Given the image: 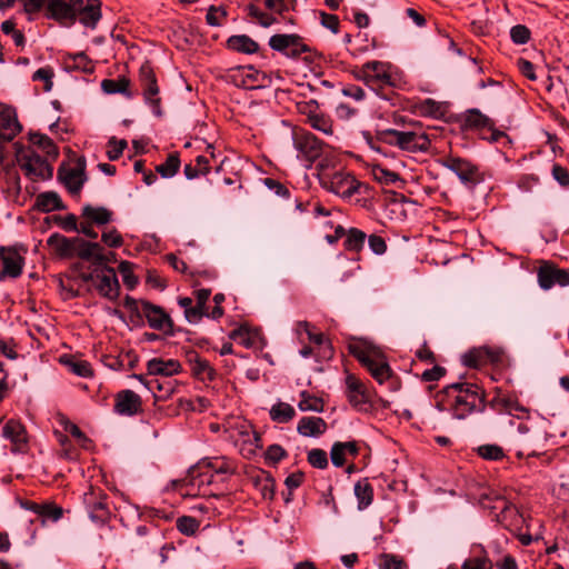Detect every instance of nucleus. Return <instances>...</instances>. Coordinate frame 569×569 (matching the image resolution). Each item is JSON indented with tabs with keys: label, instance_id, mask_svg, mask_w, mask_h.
<instances>
[{
	"label": "nucleus",
	"instance_id": "nucleus-1",
	"mask_svg": "<svg viewBox=\"0 0 569 569\" xmlns=\"http://www.w3.org/2000/svg\"><path fill=\"white\" fill-rule=\"evenodd\" d=\"M392 126L377 123V140L399 148L406 152H425L430 147V140L423 132L421 124L402 114L399 110L391 113Z\"/></svg>",
	"mask_w": 569,
	"mask_h": 569
},
{
	"label": "nucleus",
	"instance_id": "nucleus-2",
	"mask_svg": "<svg viewBox=\"0 0 569 569\" xmlns=\"http://www.w3.org/2000/svg\"><path fill=\"white\" fill-rule=\"evenodd\" d=\"M436 407L440 411L451 412L457 419H465L471 412L483 408V395L477 385L451 383L437 395Z\"/></svg>",
	"mask_w": 569,
	"mask_h": 569
},
{
	"label": "nucleus",
	"instance_id": "nucleus-3",
	"mask_svg": "<svg viewBox=\"0 0 569 569\" xmlns=\"http://www.w3.org/2000/svg\"><path fill=\"white\" fill-rule=\"evenodd\" d=\"M23 11L34 14L44 10L47 19L54 20L61 27L70 28L76 23V9L81 0H20Z\"/></svg>",
	"mask_w": 569,
	"mask_h": 569
},
{
	"label": "nucleus",
	"instance_id": "nucleus-4",
	"mask_svg": "<svg viewBox=\"0 0 569 569\" xmlns=\"http://www.w3.org/2000/svg\"><path fill=\"white\" fill-rule=\"evenodd\" d=\"M269 47L284 57L297 60L301 59L307 66L317 62L320 54L303 41L297 33H277L270 37Z\"/></svg>",
	"mask_w": 569,
	"mask_h": 569
},
{
	"label": "nucleus",
	"instance_id": "nucleus-5",
	"mask_svg": "<svg viewBox=\"0 0 569 569\" xmlns=\"http://www.w3.org/2000/svg\"><path fill=\"white\" fill-rule=\"evenodd\" d=\"M358 77L365 81L369 89L385 100H391L393 80L391 64L383 61H368L359 70Z\"/></svg>",
	"mask_w": 569,
	"mask_h": 569
},
{
	"label": "nucleus",
	"instance_id": "nucleus-6",
	"mask_svg": "<svg viewBox=\"0 0 569 569\" xmlns=\"http://www.w3.org/2000/svg\"><path fill=\"white\" fill-rule=\"evenodd\" d=\"M349 351L365 366L380 385L391 376V369L385 357L376 348L357 341L349 345Z\"/></svg>",
	"mask_w": 569,
	"mask_h": 569
},
{
	"label": "nucleus",
	"instance_id": "nucleus-7",
	"mask_svg": "<svg viewBox=\"0 0 569 569\" xmlns=\"http://www.w3.org/2000/svg\"><path fill=\"white\" fill-rule=\"evenodd\" d=\"M16 160L26 176L31 180H46L51 178L52 169L48 161L31 149L24 148L20 142L13 143Z\"/></svg>",
	"mask_w": 569,
	"mask_h": 569
},
{
	"label": "nucleus",
	"instance_id": "nucleus-8",
	"mask_svg": "<svg viewBox=\"0 0 569 569\" xmlns=\"http://www.w3.org/2000/svg\"><path fill=\"white\" fill-rule=\"evenodd\" d=\"M228 472L229 468L226 462L217 458H206L189 470L190 485L201 490L203 487L211 485L216 476Z\"/></svg>",
	"mask_w": 569,
	"mask_h": 569
},
{
	"label": "nucleus",
	"instance_id": "nucleus-9",
	"mask_svg": "<svg viewBox=\"0 0 569 569\" xmlns=\"http://www.w3.org/2000/svg\"><path fill=\"white\" fill-rule=\"evenodd\" d=\"M83 280L90 282L101 296L108 299H116L119 295L117 273L111 267L101 264L83 276Z\"/></svg>",
	"mask_w": 569,
	"mask_h": 569
},
{
	"label": "nucleus",
	"instance_id": "nucleus-10",
	"mask_svg": "<svg viewBox=\"0 0 569 569\" xmlns=\"http://www.w3.org/2000/svg\"><path fill=\"white\" fill-rule=\"evenodd\" d=\"M320 182L325 189L342 198H350L359 186L353 176L343 171L326 173L320 178Z\"/></svg>",
	"mask_w": 569,
	"mask_h": 569
},
{
	"label": "nucleus",
	"instance_id": "nucleus-11",
	"mask_svg": "<svg viewBox=\"0 0 569 569\" xmlns=\"http://www.w3.org/2000/svg\"><path fill=\"white\" fill-rule=\"evenodd\" d=\"M459 122L462 130L491 131L490 140L495 142L507 137L502 131L493 129V121L481 113L479 109H467L459 116Z\"/></svg>",
	"mask_w": 569,
	"mask_h": 569
},
{
	"label": "nucleus",
	"instance_id": "nucleus-12",
	"mask_svg": "<svg viewBox=\"0 0 569 569\" xmlns=\"http://www.w3.org/2000/svg\"><path fill=\"white\" fill-rule=\"evenodd\" d=\"M293 147L298 152V158L312 162L322 153V143L310 132H295Z\"/></svg>",
	"mask_w": 569,
	"mask_h": 569
},
{
	"label": "nucleus",
	"instance_id": "nucleus-13",
	"mask_svg": "<svg viewBox=\"0 0 569 569\" xmlns=\"http://www.w3.org/2000/svg\"><path fill=\"white\" fill-rule=\"evenodd\" d=\"M518 437L516 439V445L519 448L518 456H536V450L533 447L540 443L543 440V436L533 430L532 426L529 422H520L518 428Z\"/></svg>",
	"mask_w": 569,
	"mask_h": 569
},
{
	"label": "nucleus",
	"instance_id": "nucleus-14",
	"mask_svg": "<svg viewBox=\"0 0 569 569\" xmlns=\"http://www.w3.org/2000/svg\"><path fill=\"white\" fill-rule=\"evenodd\" d=\"M502 350L499 348L491 347H478L473 348L466 355H463V363L471 368H479L488 363H498L501 361Z\"/></svg>",
	"mask_w": 569,
	"mask_h": 569
},
{
	"label": "nucleus",
	"instance_id": "nucleus-15",
	"mask_svg": "<svg viewBox=\"0 0 569 569\" xmlns=\"http://www.w3.org/2000/svg\"><path fill=\"white\" fill-rule=\"evenodd\" d=\"M139 81L147 103L158 106L161 101L154 71L149 62L143 63L139 70Z\"/></svg>",
	"mask_w": 569,
	"mask_h": 569
},
{
	"label": "nucleus",
	"instance_id": "nucleus-16",
	"mask_svg": "<svg viewBox=\"0 0 569 569\" xmlns=\"http://www.w3.org/2000/svg\"><path fill=\"white\" fill-rule=\"evenodd\" d=\"M537 278L540 288L543 290H549L555 284H559L561 287L569 286V271L558 269L549 263H543L539 267Z\"/></svg>",
	"mask_w": 569,
	"mask_h": 569
},
{
	"label": "nucleus",
	"instance_id": "nucleus-17",
	"mask_svg": "<svg viewBox=\"0 0 569 569\" xmlns=\"http://www.w3.org/2000/svg\"><path fill=\"white\" fill-rule=\"evenodd\" d=\"M104 493L102 491L90 489L83 495V503L88 510L89 517L92 521L103 522L108 519L110 511L104 501Z\"/></svg>",
	"mask_w": 569,
	"mask_h": 569
},
{
	"label": "nucleus",
	"instance_id": "nucleus-18",
	"mask_svg": "<svg viewBox=\"0 0 569 569\" xmlns=\"http://www.w3.org/2000/svg\"><path fill=\"white\" fill-rule=\"evenodd\" d=\"M0 280L7 277L14 279L21 274L24 260L17 250L0 247Z\"/></svg>",
	"mask_w": 569,
	"mask_h": 569
},
{
	"label": "nucleus",
	"instance_id": "nucleus-19",
	"mask_svg": "<svg viewBox=\"0 0 569 569\" xmlns=\"http://www.w3.org/2000/svg\"><path fill=\"white\" fill-rule=\"evenodd\" d=\"M443 167L455 172L462 183H476L479 181V170L470 161L457 157H450L443 161Z\"/></svg>",
	"mask_w": 569,
	"mask_h": 569
},
{
	"label": "nucleus",
	"instance_id": "nucleus-20",
	"mask_svg": "<svg viewBox=\"0 0 569 569\" xmlns=\"http://www.w3.org/2000/svg\"><path fill=\"white\" fill-rule=\"evenodd\" d=\"M59 178L72 196L79 197L82 186L87 180L84 164L78 162L73 167L61 168L59 170Z\"/></svg>",
	"mask_w": 569,
	"mask_h": 569
},
{
	"label": "nucleus",
	"instance_id": "nucleus-21",
	"mask_svg": "<svg viewBox=\"0 0 569 569\" xmlns=\"http://www.w3.org/2000/svg\"><path fill=\"white\" fill-rule=\"evenodd\" d=\"M346 388L350 405L359 410L366 409V406L370 402V393L365 383L356 376L348 375Z\"/></svg>",
	"mask_w": 569,
	"mask_h": 569
},
{
	"label": "nucleus",
	"instance_id": "nucleus-22",
	"mask_svg": "<svg viewBox=\"0 0 569 569\" xmlns=\"http://www.w3.org/2000/svg\"><path fill=\"white\" fill-rule=\"evenodd\" d=\"M101 19V2L99 0H81L76 9V21L89 29H94Z\"/></svg>",
	"mask_w": 569,
	"mask_h": 569
},
{
	"label": "nucleus",
	"instance_id": "nucleus-23",
	"mask_svg": "<svg viewBox=\"0 0 569 569\" xmlns=\"http://www.w3.org/2000/svg\"><path fill=\"white\" fill-rule=\"evenodd\" d=\"M141 313L147 318L150 328L162 331L172 329L170 317L160 307L143 301L141 303Z\"/></svg>",
	"mask_w": 569,
	"mask_h": 569
},
{
	"label": "nucleus",
	"instance_id": "nucleus-24",
	"mask_svg": "<svg viewBox=\"0 0 569 569\" xmlns=\"http://www.w3.org/2000/svg\"><path fill=\"white\" fill-rule=\"evenodd\" d=\"M142 409L141 397L132 390H122L116 397L114 410L121 416H134Z\"/></svg>",
	"mask_w": 569,
	"mask_h": 569
},
{
	"label": "nucleus",
	"instance_id": "nucleus-25",
	"mask_svg": "<svg viewBox=\"0 0 569 569\" xmlns=\"http://www.w3.org/2000/svg\"><path fill=\"white\" fill-rule=\"evenodd\" d=\"M22 130L14 109H2L0 111V139L12 141Z\"/></svg>",
	"mask_w": 569,
	"mask_h": 569
},
{
	"label": "nucleus",
	"instance_id": "nucleus-26",
	"mask_svg": "<svg viewBox=\"0 0 569 569\" xmlns=\"http://www.w3.org/2000/svg\"><path fill=\"white\" fill-rule=\"evenodd\" d=\"M192 376L203 382L213 381L217 377L216 370L208 360L201 358L197 352L192 351L187 355Z\"/></svg>",
	"mask_w": 569,
	"mask_h": 569
},
{
	"label": "nucleus",
	"instance_id": "nucleus-27",
	"mask_svg": "<svg viewBox=\"0 0 569 569\" xmlns=\"http://www.w3.org/2000/svg\"><path fill=\"white\" fill-rule=\"evenodd\" d=\"M491 407L496 410L516 415L521 418L519 413H527V409L518 401L517 397L507 392H497L491 400Z\"/></svg>",
	"mask_w": 569,
	"mask_h": 569
},
{
	"label": "nucleus",
	"instance_id": "nucleus-28",
	"mask_svg": "<svg viewBox=\"0 0 569 569\" xmlns=\"http://www.w3.org/2000/svg\"><path fill=\"white\" fill-rule=\"evenodd\" d=\"M181 365L176 359L153 358L147 363V371L150 376L172 377L181 372Z\"/></svg>",
	"mask_w": 569,
	"mask_h": 569
},
{
	"label": "nucleus",
	"instance_id": "nucleus-29",
	"mask_svg": "<svg viewBox=\"0 0 569 569\" xmlns=\"http://www.w3.org/2000/svg\"><path fill=\"white\" fill-rule=\"evenodd\" d=\"M328 429L325 419L315 416L302 417L297 425V432L302 437L318 438Z\"/></svg>",
	"mask_w": 569,
	"mask_h": 569
},
{
	"label": "nucleus",
	"instance_id": "nucleus-30",
	"mask_svg": "<svg viewBox=\"0 0 569 569\" xmlns=\"http://www.w3.org/2000/svg\"><path fill=\"white\" fill-rule=\"evenodd\" d=\"M302 114L315 130L332 134V120L322 109H303Z\"/></svg>",
	"mask_w": 569,
	"mask_h": 569
},
{
	"label": "nucleus",
	"instance_id": "nucleus-31",
	"mask_svg": "<svg viewBox=\"0 0 569 569\" xmlns=\"http://www.w3.org/2000/svg\"><path fill=\"white\" fill-rule=\"evenodd\" d=\"M227 48L238 53L253 54L259 51V43L247 34H233L227 40Z\"/></svg>",
	"mask_w": 569,
	"mask_h": 569
},
{
	"label": "nucleus",
	"instance_id": "nucleus-32",
	"mask_svg": "<svg viewBox=\"0 0 569 569\" xmlns=\"http://www.w3.org/2000/svg\"><path fill=\"white\" fill-rule=\"evenodd\" d=\"M73 254H77L81 259H96L100 263L104 261V256L102 254V248L97 242H88L81 238L77 239V246Z\"/></svg>",
	"mask_w": 569,
	"mask_h": 569
},
{
	"label": "nucleus",
	"instance_id": "nucleus-33",
	"mask_svg": "<svg viewBox=\"0 0 569 569\" xmlns=\"http://www.w3.org/2000/svg\"><path fill=\"white\" fill-rule=\"evenodd\" d=\"M82 217L84 220H88L93 224L103 226L112 220V211L104 207H93L91 204H86L82 208Z\"/></svg>",
	"mask_w": 569,
	"mask_h": 569
},
{
	"label": "nucleus",
	"instance_id": "nucleus-34",
	"mask_svg": "<svg viewBox=\"0 0 569 569\" xmlns=\"http://www.w3.org/2000/svg\"><path fill=\"white\" fill-rule=\"evenodd\" d=\"M60 362L79 377L89 378L93 373L91 365L87 360L73 356H62Z\"/></svg>",
	"mask_w": 569,
	"mask_h": 569
},
{
	"label": "nucleus",
	"instance_id": "nucleus-35",
	"mask_svg": "<svg viewBox=\"0 0 569 569\" xmlns=\"http://www.w3.org/2000/svg\"><path fill=\"white\" fill-rule=\"evenodd\" d=\"M146 388L151 391L156 400H167L176 390V381H160L159 379H151L146 382Z\"/></svg>",
	"mask_w": 569,
	"mask_h": 569
},
{
	"label": "nucleus",
	"instance_id": "nucleus-36",
	"mask_svg": "<svg viewBox=\"0 0 569 569\" xmlns=\"http://www.w3.org/2000/svg\"><path fill=\"white\" fill-rule=\"evenodd\" d=\"M269 415L272 421L287 423L295 418L296 410L291 405L278 401L270 408Z\"/></svg>",
	"mask_w": 569,
	"mask_h": 569
},
{
	"label": "nucleus",
	"instance_id": "nucleus-37",
	"mask_svg": "<svg viewBox=\"0 0 569 569\" xmlns=\"http://www.w3.org/2000/svg\"><path fill=\"white\" fill-rule=\"evenodd\" d=\"M130 80L126 77L118 79H103L101 81V89L107 94L122 93L130 97L129 92Z\"/></svg>",
	"mask_w": 569,
	"mask_h": 569
},
{
	"label": "nucleus",
	"instance_id": "nucleus-38",
	"mask_svg": "<svg viewBox=\"0 0 569 569\" xmlns=\"http://www.w3.org/2000/svg\"><path fill=\"white\" fill-rule=\"evenodd\" d=\"M29 141L37 146L42 152H44L49 158H57L58 157V149L53 141L46 134L38 133V132H30L29 133Z\"/></svg>",
	"mask_w": 569,
	"mask_h": 569
},
{
	"label": "nucleus",
	"instance_id": "nucleus-39",
	"mask_svg": "<svg viewBox=\"0 0 569 569\" xmlns=\"http://www.w3.org/2000/svg\"><path fill=\"white\" fill-rule=\"evenodd\" d=\"M298 408L300 411L322 412L325 403L321 398L312 396L308 391H301Z\"/></svg>",
	"mask_w": 569,
	"mask_h": 569
},
{
	"label": "nucleus",
	"instance_id": "nucleus-40",
	"mask_svg": "<svg viewBox=\"0 0 569 569\" xmlns=\"http://www.w3.org/2000/svg\"><path fill=\"white\" fill-rule=\"evenodd\" d=\"M37 207L44 211L60 210L63 208L60 197L56 192H43L37 197Z\"/></svg>",
	"mask_w": 569,
	"mask_h": 569
},
{
	"label": "nucleus",
	"instance_id": "nucleus-41",
	"mask_svg": "<svg viewBox=\"0 0 569 569\" xmlns=\"http://www.w3.org/2000/svg\"><path fill=\"white\" fill-rule=\"evenodd\" d=\"M355 495L358 499V507L360 510L366 509L372 502V487L366 480L358 481L355 485Z\"/></svg>",
	"mask_w": 569,
	"mask_h": 569
},
{
	"label": "nucleus",
	"instance_id": "nucleus-42",
	"mask_svg": "<svg viewBox=\"0 0 569 569\" xmlns=\"http://www.w3.org/2000/svg\"><path fill=\"white\" fill-rule=\"evenodd\" d=\"M77 239L78 238L69 239L58 233H53L49 237L48 243L51 246H57L58 250L62 254H73L77 246Z\"/></svg>",
	"mask_w": 569,
	"mask_h": 569
},
{
	"label": "nucleus",
	"instance_id": "nucleus-43",
	"mask_svg": "<svg viewBox=\"0 0 569 569\" xmlns=\"http://www.w3.org/2000/svg\"><path fill=\"white\" fill-rule=\"evenodd\" d=\"M210 170L209 160L204 156H198L196 163H189L184 167V174L187 179L198 178L200 174H207Z\"/></svg>",
	"mask_w": 569,
	"mask_h": 569
},
{
	"label": "nucleus",
	"instance_id": "nucleus-44",
	"mask_svg": "<svg viewBox=\"0 0 569 569\" xmlns=\"http://www.w3.org/2000/svg\"><path fill=\"white\" fill-rule=\"evenodd\" d=\"M366 241V233L359 229L351 228L345 240V247L350 251H359Z\"/></svg>",
	"mask_w": 569,
	"mask_h": 569
},
{
	"label": "nucleus",
	"instance_id": "nucleus-45",
	"mask_svg": "<svg viewBox=\"0 0 569 569\" xmlns=\"http://www.w3.org/2000/svg\"><path fill=\"white\" fill-rule=\"evenodd\" d=\"M176 526L181 533L193 536L198 531L200 522L193 517L182 516L177 519Z\"/></svg>",
	"mask_w": 569,
	"mask_h": 569
},
{
	"label": "nucleus",
	"instance_id": "nucleus-46",
	"mask_svg": "<svg viewBox=\"0 0 569 569\" xmlns=\"http://www.w3.org/2000/svg\"><path fill=\"white\" fill-rule=\"evenodd\" d=\"M179 167H180L179 157L177 154H170L163 163H161L157 167V171L163 178H171L178 172Z\"/></svg>",
	"mask_w": 569,
	"mask_h": 569
},
{
	"label": "nucleus",
	"instance_id": "nucleus-47",
	"mask_svg": "<svg viewBox=\"0 0 569 569\" xmlns=\"http://www.w3.org/2000/svg\"><path fill=\"white\" fill-rule=\"evenodd\" d=\"M379 569H407L406 562L398 556L383 553L378 559Z\"/></svg>",
	"mask_w": 569,
	"mask_h": 569
},
{
	"label": "nucleus",
	"instance_id": "nucleus-48",
	"mask_svg": "<svg viewBox=\"0 0 569 569\" xmlns=\"http://www.w3.org/2000/svg\"><path fill=\"white\" fill-rule=\"evenodd\" d=\"M247 11H248V14L256 19L257 22L263 27V28H268L270 27L271 24H273L276 22V18H273L272 16L263 12L262 10H260L257 6L254 4H249L247 7Z\"/></svg>",
	"mask_w": 569,
	"mask_h": 569
},
{
	"label": "nucleus",
	"instance_id": "nucleus-49",
	"mask_svg": "<svg viewBox=\"0 0 569 569\" xmlns=\"http://www.w3.org/2000/svg\"><path fill=\"white\" fill-rule=\"evenodd\" d=\"M0 28H1V31L4 34H8V36L12 37L16 46H18V47H23L24 46V42H26L24 34L20 30L16 29L14 21H12V20H4L1 23Z\"/></svg>",
	"mask_w": 569,
	"mask_h": 569
},
{
	"label": "nucleus",
	"instance_id": "nucleus-50",
	"mask_svg": "<svg viewBox=\"0 0 569 569\" xmlns=\"http://www.w3.org/2000/svg\"><path fill=\"white\" fill-rule=\"evenodd\" d=\"M53 77H54L53 69L51 67H43V68L38 69L32 74V80L33 81H42L43 90L50 91L53 86V82H52Z\"/></svg>",
	"mask_w": 569,
	"mask_h": 569
},
{
	"label": "nucleus",
	"instance_id": "nucleus-51",
	"mask_svg": "<svg viewBox=\"0 0 569 569\" xmlns=\"http://www.w3.org/2000/svg\"><path fill=\"white\" fill-rule=\"evenodd\" d=\"M308 462L318 469H326L328 467V456L322 449H311L307 457Z\"/></svg>",
	"mask_w": 569,
	"mask_h": 569
},
{
	"label": "nucleus",
	"instance_id": "nucleus-52",
	"mask_svg": "<svg viewBox=\"0 0 569 569\" xmlns=\"http://www.w3.org/2000/svg\"><path fill=\"white\" fill-rule=\"evenodd\" d=\"M478 455L487 460H501L503 458V450L497 445H483L478 448Z\"/></svg>",
	"mask_w": 569,
	"mask_h": 569
},
{
	"label": "nucleus",
	"instance_id": "nucleus-53",
	"mask_svg": "<svg viewBox=\"0 0 569 569\" xmlns=\"http://www.w3.org/2000/svg\"><path fill=\"white\" fill-rule=\"evenodd\" d=\"M58 421L60 426L63 427L64 431L71 433L76 439H78L80 442L84 443L89 441L87 436L80 430V428L71 422L66 416H60L58 418Z\"/></svg>",
	"mask_w": 569,
	"mask_h": 569
},
{
	"label": "nucleus",
	"instance_id": "nucleus-54",
	"mask_svg": "<svg viewBox=\"0 0 569 569\" xmlns=\"http://www.w3.org/2000/svg\"><path fill=\"white\" fill-rule=\"evenodd\" d=\"M530 30L525 24H516L510 30V38L516 44H526L530 40Z\"/></svg>",
	"mask_w": 569,
	"mask_h": 569
},
{
	"label": "nucleus",
	"instance_id": "nucleus-55",
	"mask_svg": "<svg viewBox=\"0 0 569 569\" xmlns=\"http://www.w3.org/2000/svg\"><path fill=\"white\" fill-rule=\"evenodd\" d=\"M126 147H127L126 140L117 141L114 138H112L109 141V149L107 151L108 159L111 161L119 159L120 156L122 154L123 150L126 149Z\"/></svg>",
	"mask_w": 569,
	"mask_h": 569
},
{
	"label": "nucleus",
	"instance_id": "nucleus-56",
	"mask_svg": "<svg viewBox=\"0 0 569 569\" xmlns=\"http://www.w3.org/2000/svg\"><path fill=\"white\" fill-rule=\"evenodd\" d=\"M218 13H220L221 17L226 18L227 12L222 8H218L216 6H210L208 9V12L206 14V21L211 27H219L221 26V20L218 17Z\"/></svg>",
	"mask_w": 569,
	"mask_h": 569
},
{
	"label": "nucleus",
	"instance_id": "nucleus-57",
	"mask_svg": "<svg viewBox=\"0 0 569 569\" xmlns=\"http://www.w3.org/2000/svg\"><path fill=\"white\" fill-rule=\"evenodd\" d=\"M74 67L86 73H90L93 71L94 66L92 61L88 58V56L83 52L77 53L73 56Z\"/></svg>",
	"mask_w": 569,
	"mask_h": 569
},
{
	"label": "nucleus",
	"instance_id": "nucleus-58",
	"mask_svg": "<svg viewBox=\"0 0 569 569\" xmlns=\"http://www.w3.org/2000/svg\"><path fill=\"white\" fill-rule=\"evenodd\" d=\"M43 512H41L39 516L43 519H49L52 521H57L62 517V508L53 505V503H43Z\"/></svg>",
	"mask_w": 569,
	"mask_h": 569
},
{
	"label": "nucleus",
	"instance_id": "nucleus-59",
	"mask_svg": "<svg viewBox=\"0 0 569 569\" xmlns=\"http://www.w3.org/2000/svg\"><path fill=\"white\" fill-rule=\"evenodd\" d=\"M287 456L286 450L279 445H271L266 451V459L272 463L279 462Z\"/></svg>",
	"mask_w": 569,
	"mask_h": 569
},
{
	"label": "nucleus",
	"instance_id": "nucleus-60",
	"mask_svg": "<svg viewBox=\"0 0 569 569\" xmlns=\"http://www.w3.org/2000/svg\"><path fill=\"white\" fill-rule=\"evenodd\" d=\"M321 24L331 30L333 33L339 31V19L336 14L327 13L325 11L320 12Z\"/></svg>",
	"mask_w": 569,
	"mask_h": 569
},
{
	"label": "nucleus",
	"instance_id": "nucleus-61",
	"mask_svg": "<svg viewBox=\"0 0 569 569\" xmlns=\"http://www.w3.org/2000/svg\"><path fill=\"white\" fill-rule=\"evenodd\" d=\"M345 451L341 449L340 442H335L331 447L330 458L331 462L336 467H342L346 462Z\"/></svg>",
	"mask_w": 569,
	"mask_h": 569
},
{
	"label": "nucleus",
	"instance_id": "nucleus-62",
	"mask_svg": "<svg viewBox=\"0 0 569 569\" xmlns=\"http://www.w3.org/2000/svg\"><path fill=\"white\" fill-rule=\"evenodd\" d=\"M552 177L561 187L569 186V171L560 164H553Z\"/></svg>",
	"mask_w": 569,
	"mask_h": 569
},
{
	"label": "nucleus",
	"instance_id": "nucleus-63",
	"mask_svg": "<svg viewBox=\"0 0 569 569\" xmlns=\"http://www.w3.org/2000/svg\"><path fill=\"white\" fill-rule=\"evenodd\" d=\"M102 241L109 247L118 248L122 244V237L116 229H112L102 233Z\"/></svg>",
	"mask_w": 569,
	"mask_h": 569
},
{
	"label": "nucleus",
	"instance_id": "nucleus-64",
	"mask_svg": "<svg viewBox=\"0 0 569 569\" xmlns=\"http://www.w3.org/2000/svg\"><path fill=\"white\" fill-rule=\"evenodd\" d=\"M462 569H492L491 563L481 558H473L466 560L462 565Z\"/></svg>",
	"mask_w": 569,
	"mask_h": 569
}]
</instances>
